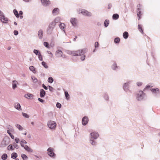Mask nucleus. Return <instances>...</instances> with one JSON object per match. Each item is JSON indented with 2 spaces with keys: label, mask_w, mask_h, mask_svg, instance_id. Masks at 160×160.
<instances>
[{
  "label": "nucleus",
  "mask_w": 160,
  "mask_h": 160,
  "mask_svg": "<svg viewBox=\"0 0 160 160\" xmlns=\"http://www.w3.org/2000/svg\"><path fill=\"white\" fill-rule=\"evenodd\" d=\"M111 68L113 70H116L118 68V67L117 63L116 62H114L112 65L111 66Z\"/></svg>",
  "instance_id": "21"
},
{
  "label": "nucleus",
  "mask_w": 160,
  "mask_h": 160,
  "mask_svg": "<svg viewBox=\"0 0 160 160\" xmlns=\"http://www.w3.org/2000/svg\"><path fill=\"white\" fill-rule=\"evenodd\" d=\"M21 156L23 160H27L28 158L27 155L23 153L21 154Z\"/></svg>",
  "instance_id": "27"
},
{
  "label": "nucleus",
  "mask_w": 160,
  "mask_h": 160,
  "mask_svg": "<svg viewBox=\"0 0 160 160\" xmlns=\"http://www.w3.org/2000/svg\"><path fill=\"white\" fill-rule=\"evenodd\" d=\"M48 82L50 83H52L53 82V79L51 77H50L48 78Z\"/></svg>",
  "instance_id": "43"
},
{
  "label": "nucleus",
  "mask_w": 160,
  "mask_h": 160,
  "mask_svg": "<svg viewBox=\"0 0 160 160\" xmlns=\"http://www.w3.org/2000/svg\"><path fill=\"white\" fill-rule=\"evenodd\" d=\"M42 64L45 68L47 69L48 68V66L45 62H42Z\"/></svg>",
  "instance_id": "39"
},
{
  "label": "nucleus",
  "mask_w": 160,
  "mask_h": 160,
  "mask_svg": "<svg viewBox=\"0 0 160 160\" xmlns=\"http://www.w3.org/2000/svg\"><path fill=\"white\" fill-rule=\"evenodd\" d=\"M119 15L117 14H114L112 16V18L114 19H117L119 18Z\"/></svg>",
  "instance_id": "36"
},
{
  "label": "nucleus",
  "mask_w": 160,
  "mask_h": 160,
  "mask_svg": "<svg viewBox=\"0 0 160 160\" xmlns=\"http://www.w3.org/2000/svg\"><path fill=\"white\" fill-rule=\"evenodd\" d=\"M70 22L72 26L76 27L78 25L77 19L74 18H71L70 19Z\"/></svg>",
  "instance_id": "11"
},
{
  "label": "nucleus",
  "mask_w": 160,
  "mask_h": 160,
  "mask_svg": "<svg viewBox=\"0 0 160 160\" xmlns=\"http://www.w3.org/2000/svg\"><path fill=\"white\" fill-rule=\"evenodd\" d=\"M38 100L41 102H44V100L40 98H38Z\"/></svg>",
  "instance_id": "61"
},
{
  "label": "nucleus",
  "mask_w": 160,
  "mask_h": 160,
  "mask_svg": "<svg viewBox=\"0 0 160 160\" xmlns=\"http://www.w3.org/2000/svg\"><path fill=\"white\" fill-rule=\"evenodd\" d=\"M27 143V142L24 140H22L20 141V144L22 147H23L28 152H33V150L32 148L27 145H24L23 144H26Z\"/></svg>",
  "instance_id": "4"
},
{
  "label": "nucleus",
  "mask_w": 160,
  "mask_h": 160,
  "mask_svg": "<svg viewBox=\"0 0 160 160\" xmlns=\"http://www.w3.org/2000/svg\"><path fill=\"white\" fill-rule=\"evenodd\" d=\"M89 121L88 118L87 116L84 117L82 120V124L83 125H86L88 123Z\"/></svg>",
  "instance_id": "12"
},
{
  "label": "nucleus",
  "mask_w": 160,
  "mask_h": 160,
  "mask_svg": "<svg viewBox=\"0 0 160 160\" xmlns=\"http://www.w3.org/2000/svg\"><path fill=\"white\" fill-rule=\"evenodd\" d=\"M47 52L49 55V56L50 58H52L53 57V54L50 51H47Z\"/></svg>",
  "instance_id": "42"
},
{
  "label": "nucleus",
  "mask_w": 160,
  "mask_h": 160,
  "mask_svg": "<svg viewBox=\"0 0 160 160\" xmlns=\"http://www.w3.org/2000/svg\"><path fill=\"white\" fill-rule=\"evenodd\" d=\"M52 13L54 15H58L59 12V9L58 8H54L52 11Z\"/></svg>",
  "instance_id": "17"
},
{
  "label": "nucleus",
  "mask_w": 160,
  "mask_h": 160,
  "mask_svg": "<svg viewBox=\"0 0 160 160\" xmlns=\"http://www.w3.org/2000/svg\"><path fill=\"white\" fill-rule=\"evenodd\" d=\"M141 11L140 10V9H139V8H138V9L137 10V15H138V20L140 19V13H141Z\"/></svg>",
  "instance_id": "33"
},
{
  "label": "nucleus",
  "mask_w": 160,
  "mask_h": 160,
  "mask_svg": "<svg viewBox=\"0 0 160 160\" xmlns=\"http://www.w3.org/2000/svg\"><path fill=\"white\" fill-rule=\"evenodd\" d=\"M15 141L16 143H18L19 142V138H15Z\"/></svg>",
  "instance_id": "55"
},
{
  "label": "nucleus",
  "mask_w": 160,
  "mask_h": 160,
  "mask_svg": "<svg viewBox=\"0 0 160 160\" xmlns=\"http://www.w3.org/2000/svg\"><path fill=\"white\" fill-rule=\"evenodd\" d=\"M109 24V21L106 20L104 22V26L107 27Z\"/></svg>",
  "instance_id": "37"
},
{
  "label": "nucleus",
  "mask_w": 160,
  "mask_h": 160,
  "mask_svg": "<svg viewBox=\"0 0 160 160\" xmlns=\"http://www.w3.org/2000/svg\"><path fill=\"white\" fill-rule=\"evenodd\" d=\"M151 91L152 93L155 95H157L159 93V90L158 88H152Z\"/></svg>",
  "instance_id": "16"
},
{
  "label": "nucleus",
  "mask_w": 160,
  "mask_h": 160,
  "mask_svg": "<svg viewBox=\"0 0 160 160\" xmlns=\"http://www.w3.org/2000/svg\"><path fill=\"white\" fill-rule=\"evenodd\" d=\"M33 52L35 53L36 55H38L39 54V52L38 50L36 49H34L33 50Z\"/></svg>",
  "instance_id": "52"
},
{
  "label": "nucleus",
  "mask_w": 160,
  "mask_h": 160,
  "mask_svg": "<svg viewBox=\"0 0 160 160\" xmlns=\"http://www.w3.org/2000/svg\"><path fill=\"white\" fill-rule=\"evenodd\" d=\"M14 108L18 111H21L22 110L20 104L18 102L14 103Z\"/></svg>",
  "instance_id": "15"
},
{
  "label": "nucleus",
  "mask_w": 160,
  "mask_h": 160,
  "mask_svg": "<svg viewBox=\"0 0 160 160\" xmlns=\"http://www.w3.org/2000/svg\"><path fill=\"white\" fill-rule=\"evenodd\" d=\"M44 45L46 47L48 48H49V44L48 42H44Z\"/></svg>",
  "instance_id": "45"
},
{
  "label": "nucleus",
  "mask_w": 160,
  "mask_h": 160,
  "mask_svg": "<svg viewBox=\"0 0 160 160\" xmlns=\"http://www.w3.org/2000/svg\"><path fill=\"white\" fill-rule=\"evenodd\" d=\"M138 28L140 32H141V33H143V31H142V27L140 26V25H138Z\"/></svg>",
  "instance_id": "48"
},
{
  "label": "nucleus",
  "mask_w": 160,
  "mask_h": 160,
  "mask_svg": "<svg viewBox=\"0 0 160 160\" xmlns=\"http://www.w3.org/2000/svg\"><path fill=\"white\" fill-rule=\"evenodd\" d=\"M87 51V48H84L77 51L67 50L66 52L67 54L75 56H81L80 59L82 61H83L86 58L84 53Z\"/></svg>",
  "instance_id": "1"
},
{
  "label": "nucleus",
  "mask_w": 160,
  "mask_h": 160,
  "mask_svg": "<svg viewBox=\"0 0 160 160\" xmlns=\"http://www.w3.org/2000/svg\"><path fill=\"white\" fill-rule=\"evenodd\" d=\"M59 27L60 28L63 30V31H65L64 28L65 27V24L63 23H61L59 25Z\"/></svg>",
  "instance_id": "22"
},
{
  "label": "nucleus",
  "mask_w": 160,
  "mask_h": 160,
  "mask_svg": "<svg viewBox=\"0 0 160 160\" xmlns=\"http://www.w3.org/2000/svg\"><path fill=\"white\" fill-rule=\"evenodd\" d=\"M45 94V91L43 89H41L40 90V96L41 98L43 97Z\"/></svg>",
  "instance_id": "24"
},
{
  "label": "nucleus",
  "mask_w": 160,
  "mask_h": 160,
  "mask_svg": "<svg viewBox=\"0 0 160 160\" xmlns=\"http://www.w3.org/2000/svg\"><path fill=\"white\" fill-rule=\"evenodd\" d=\"M25 97L28 99H30L31 97H32V95L29 93H28L25 96Z\"/></svg>",
  "instance_id": "40"
},
{
  "label": "nucleus",
  "mask_w": 160,
  "mask_h": 160,
  "mask_svg": "<svg viewBox=\"0 0 160 160\" xmlns=\"http://www.w3.org/2000/svg\"><path fill=\"white\" fill-rule=\"evenodd\" d=\"M150 87V86L149 85H148L145 87L144 89V90H145L148 88H149Z\"/></svg>",
  "instance_id": "59"
},
{
  "label": "nucleus",
  "mask_w": 160,
  "mask_h": 160,
  "mask_svg": "<svg viewBox=\"0 0 160 160\" xmlns=\"http://www.w3.org/2000/svg\"><path fill=\"white\" fill-rule=\"evenodd\" d=\"M42 85L44 89H45V90H47L48 89L47 87L46 86H45L44 84H43Z\"/></svg>",
  "instance_id": "60"
},
{
  "label": "nucleus",
  "mask_w": 160,
  "mask_h": 160,
  "mask_svg": "<svg viewBox=\"0 0 160 160\" xmlns=\"http://www.w3.org/2000/svg\"><path fill=\"white\" fill-rule=\"evenodd\" d=\"M123 38H124L126 39V38H128V33L127 32H125L123 33Z\"/></svg>",
  "instance_id": "32"
},
{
  "label": "nucleus",
  "mask_w": 160,
  "mask_h": 160,
  "mask_svg": "<svg viewBox=\"0 0 160 160\" xmlns=\"http://www.w3.org/2000/svg\"><path fill=\"white\" fill-rule=\"evenodd\" d=\"M77 12L78 13H81L82 15L85 16L90 17L92 15L91 12L84 9L79 8L77 10Z\"/></svg>",
  "instance_id": "2"
},
{
  "label": "nucleus",
  "mask_w": 160,
  "mask_h": 160,
  "mask_svg": "<svg viewBox=\"0 0 160 160\" xmlns=\"http://www.w3.org/2000/svg\"><path fill=\"white\" fill-rule=\"evenodd\" d=\"M15 126L19 131H22L24 129L23 128L22 126L18 124H16Z\"/></svg>",
  "instance_id": "25"
},
{
  "label": "nucleus",
  "mask_w": 160,
  "mask_h": 160,
  "mask_svg": "<svg viewBox=\"0 0 160 160\" xmlns=\"http://www.w3.org/2000/svg\"><path fill=\"white\" fill-rule=\"evenodd\" d=\"M10 143V139L8 137H5L1 144L2 147H4L8 145Z\"/></svg>",
  "instance_id": "7"
},
{
  "label": "nucleus",
  "mask_w": 160,
  "mask_h": 160,
  "mask_svg": "<svg viewBox=\"0 0 160 160\" xmlns=\"http://www.w3.org/2000/svg\"><path fill=\"white\" fill-rule=\"evenodd\" d=\"M136 96V99L138 101H140L144 98L145 94L142 91L140 90L137 92Z\"/></svg>",
  "instance_id": "3"
},
{
  "label": "nucleus",
  "mask_w": 160,
  "mask_h": 160,
  "mask_svg": "<svg viewBox=\"0 0 160 160\" xmlns=\"http://www.w3.org/2000/svg\"><path fill=\"white\" fill-rule=\"evenodd\" d=\"M31 78L34 83H36L38 82V79L35 77L33 76H32Z\"/></svg>",
  "instance_id": "31"
},
{
  "label": "nucleus",
  "mask_w": 160,
  "mask_h": 160,
  "mask_svg": "<svg viewBox=\"0 0 160 160\" xmlns=\"http://www.w3.org/2000/svg\"><path fill=\"white\" fill-rule=\"evenodd\" d=\"M48 154L51 157L54 158L55 157V154L54 152V150L52 148H49L47 149Z\"/></svg>",
  "instance_id": "8"
},
{
  "label": "nucleus",
  "mask_w": 160,
  "mask_h": 160,
  "mask_svg": "<svg viewBox=\"0 0 160 160\" xmlns=\"http://www.w3.org/2000/svg\"><path fill=\"white\" fill-rule=\"evenodd\" d=\"M65 95L66 98V99L67 100H68L70 98V96L68 93V92L67 91H65Z\"/></svg>",
  "instance_id": "34"
},
{
  "label": "nucleus",
  "mask_w": 160,
  "mask_h": 160,
  "mask_svg": "<svg viewBox=\"0 0 160 160\" xmlns=\"http://www.w3.org/2000/svg\"><path fill=\"white\" fill-rule=\"evenodd\" d=\"M55 55L56 57L58 58L64 57L62 52L60 49H58L56 51Z\"/></svg>",
  "instance_id": "10"
},
{
  "label": "nucleus",
  "mask_w": 160,
  "mask_h": 160,
  "mask_svg": "<svg viewBox=\"0 0 160 160\" xmlns=\"http://www.w3.org/2000/svg\"><path fill=\"white\" fill-rule=\"evenodd\" d=\"M14 130L11 127L9 128V129L7 130V133L10 135L11 134V132H12L14 131Z\"/></svg>",
  "instance_id": "26"
},
{
  "label": "nucleus",
  "mask_w": 160,
  "mask_h": 160,
  "mask_svg": "<svg viewBox=\"0 0 160 160\" xmlns=\"http://www.w3.org/2000/svg\"><path fill=\"white\" fill-rule=\"evenodd\" d=\"M138 28L140 32H141V33H143V31H142V27L140 26V25H138Z\"/></svg>",
  "instance_id": "49"
},
{
  "label": "nucleus",
  "mask_w": 160,
  "mask_h": 160,
  "mask_svg": "<svg viewBox=\"0 0 160 160\" xmlns=\"http://www.w3.org/2000/svg\"><path fill=\"white\" fill-rule=\"evenodd\" d=\"M9 148H10V149L12 150H14V148H13L12 145L11 144L10 145L8 146V150H9Z\"/></svg>",
  "instance_id": "46"
},
{
  "label": "nucleus",
  "mask_w": 160,
  "mask_h": 160,
  "mask_svg": "<svg viewBox=\"0 0 160 160\" xmlns=\"http://www.w3.org/2000/svg\"><path fill=\"white\" fill-rule=\"evenodd\" d=\"M99 135L98 133L93 132L90 134L89 139L95 140L98 137Z\"/></svg>",
  "instance_id": "9"
},
{
  "label": "nucleus",
  "mask_w": 160,
  "mask_h": 160,
  "mask_svg": "<svg viewBox=\"0 0 160 160\" xmlns=\"http://www.w3.org/2000/svg\"><path fill=\"white\" fill-rule=\"evenodd\" d=\"M136 84L138 86H140L142 85V83L141 82H137Z\"/></svg>",
  "instance_id": "53"
},
{
  "label": "nucleus",
  "mask_w": 160,
  "mask_h": 160,
  "mask_svg": "<svg viewBox=\"0 0 160 160\" xmlns=\"http://www.w3.org/2000/svg\"><path fill=\"white\" fill-rule=\"evenodd\" d=\"M8 157L6 153H4L3 154L1 157V158L2 160H6L7 159Z\"/></svg>",
  "instance_id": "35"
},
{
  "label": "nucleus",
  "mask_w": 160,
  "mask_h": 160,
  "mask_svg": "<svg viewBox=\"0 0 160 160\" xmlns=\"http://www.w3.org/2000/svg\"><path fill=\"white\" fill-rule=\"evenodd\" d=\"M104 98H105V99L106 100H108L109 98L108 96L107 95H105Z\"/></svg>",
  "instance_id": "58"
},
{
  "label": "nucleus",
  "mask_w": 160,
  "mask_h": 160,
  "mask_svg": "<svg viewBox=\"0 0 160 160\" xmlns=\"http://www.w3.org/2000/svg\"><path fill=\"white\" fill-rule=\"evenodd\" d=\"M60 20V18L59 17H56L55 19L51 23H54L55 24V26L56 24L58 23Z\"/></svg>",
  "instance_id": "19"
},
{
  "label": "nucleus",
  "mask_w": 160,
  "mask_h": 160,
  "mask_svg": "<svg viewBox=\"0 0 160 160\" xmlns=\"http://www.w3.org/2000/svg\"><path fill=\"white\" fill-rule=\"evenodd\" d=\"M120 41V39L119 38H116L114 40V42L115 43H118Z\"/></svg>",
  "instance_id": "41"
},
{
  "label": "nucleus",
  "mask_w": 160,
  "mask_h": 160,
  "mask_svg": "<svg viewBox=\"0 0 160 160\" xmlns=\"http://www.w3.org/2000/svg\"><path fill=\"white\" fill-rule=\"evenodd\" d=\"M56 107L57 108H60L61 107V105L60 103L57 102L56 104Z\"/></svg>",
  "instance_id": "51"
},
{
  "label": "nucleus",
  "mask_w": 160,
  "mask_h": 160,
  "mask_svg": "<svg viewBox=\"0 0 160 160\" xmlns=\"http://www.w3.org/2000/svg\"><path fill=\"white\" fill-rule=\"evenodd\" d=\"M13 12L16 17L17 18H18L19 17V15L17 10L16 9H14L13 11Z\"/></svg>",
  "instance_id": "38"
},
{
  "label": "nucleus",
  "mask_w": 160,
  "mask_h": 160,
  "mask_svg": "<svg viewBox=\"0 0 160 160\" xmlns=\"http://www.w3.org/2000/svg\"><path fill=\"white\" fill-rule=\"evenodd\" d=\"M0 19L3 23H7L8 22V18L7 17H5L4 15L0 17Z\"/></svg>",
  "instance_id": "13"
},
{
  "label": "nucleus",
  "mask_w": 160,
  "mask_h": 160,
  "mask_svg": "<svg viewBox=\"0 0 160 160\" xmlns=\"http://www.w3.org/2000/svg\"><path fill=\"white\" fill-rule=\"evenodd\" d=\"M89 142L93 146H95L96 145V142L94 139H89Z\"/></svg>",
  "instance_id": "30"
},
{
  "label": "nucleus",
  "mask_w": 160,
  "mask_h": 160,
  "mask_svg": "<svg viewBox=\"0 0 160 160\" xmlns=\"http://www.w3.org/2000/svg\"><path fill=\"white\" fill-rule=\"evenodd\" d=\"M18 82L16 80H14L12 82V88L13 89H15L17 87Z\"/></svg>",
  "instance_id": "20"
},
{
  "label": "nucleus",
  "mask_w": 160,
  "mask_h": 160,
  "mask_svg": "<svg viewBox=\"0 0 160 160\" xmlns=\"http://www.w3.org/2000/svg\"><path fill=\"white\" fill-rule=\"evenodd\" d=\"M3 15V12L1 10H0V16L1 17Z\"/></svg>",
  "instance_id": "64"
},
{
  "label": "nucleus",
  "mask_w": 160,
  "mask_h": 160,
  "mask_svg": "<svg viewBox=\"0 0 160 160\" xmlns=\"http://www.w3.org/2000/svg\"><path fill=\"white\" fill-rule=\"evenodd\" d=\"M13 33L16 36L18 34V31L15 30L14 31Z\"/></svg>",
  "instance_id": "56"
},
{
  "label": "nucleus",
  "mask_w": 160,
  "mask_h": 160,
  "mask_svg": "<svg viewBox=\"0 0 160 160\" xmlns=\"http://www.w3.org/2000/svg\"><path fill=\"white\" fill-rule=\"evenodd\" d=\"M99 44L98 42H96L95 43V48H97L98 47Z\"/></svg>",
  "instance_id": "57"
},
{
  "label": "nucleus",
  "mask_w": 160,
  "mask_h": 160,
  "mask_svg": "<svg viewBox=\"0 0 160 160\" xmlns=\"http://www.w3.org/2000/svg\"><path fill=\"white\" fill-rule=\"evenodd\" d=\"M43 30L40 29L39 30L38 32V36L40 39H42L43 38Z\"/></svg>",
  "instance_id": "18"
},
{
  "label": "nucleus",
  "mask_w": 160,
  "mask_h": 160,
  "mask_svg": "<svg viewBox=\"0 0 160 160\" xmlns=\"http://www.w3.org/2000/svg\"><path fill=\"white\" fill-rule=\"evenodd\" d=\"M13 146H14V148H15L16 149H18V148L19 147H18V145L16 143H14Z\"/></svg>",
  "instance_id": "54"
},
{
  "label": "nucleus",
  "mask_w": 160,
  "mask_h": 160,
  "mask_svg": "<svg viewBox=\"0 0 160 160\" xmlns=\"http://www.w3.org/2000/svg\"><path fill=\"white\" fill-rule=\"evenodd\" d=\"M42 4L44 6L49 5L50 3L49 0H41Z\"/></svg>",
  "instance_id": "14"
},
{
  "label": "nucleus",
  "mask_w": 160,
  "mask_h": 160,
  "mask_svg": "<svg viewBox=\"0 0 160 160\" xmlns=\"http://www.w3.org/2000/svg\"><path fill=\"white\" fill-rule=\"evenodd\" d=\"M129 82H127L124 83L123 86V88L125 90H126L128 89L127 87L129 86Z\"/></svg>",
  "instance_id": "28"
},
{
  "label": "nucleus",
  "mask_w": 160,
  "mask_h": 160,
  "mask_svg": "<svg viewBox=\"0 0 160 160\" xmlns=\"http://www.w3.org/2000/svg\"><path fill=\"white\" fill-rule=\"evenodd\" d=\"M48 87H49V89L50 91H51V92L53 91L54 90V89L53 88H52V87L50 86H48Z\"/></svg>",
  "instance_id": "50"
},
{
  "label": "nucleus",
  "mask_w": 160,
  "mask_h": 160,
  "mask_svg": "<svg viewBox=\"0 0 160 160\" xmlns=\"http://www.w3.org/2000/svg\"><path fill=\"white\" fill-rule=\"evenodd\" d=\"M11 158L13 159H15L18 157V155L16 152H13L11 154Z\"/></svg>",
  "instance_id": "29"
},
{
  "label": "nucleus",
  "mask_w": 160,
  "mask_h": 160,
  "mask_svg": "<svg viewBox=\"0 0 160 160\" xmlns=\"http://www.w3.org/2000/svg\"><path fill=\"white\" fill-rule=\"evenodd\" d=\"M55 27V26L54 23H50L47 29V34L48 35L52 34Z\"/></svg>",
  "instance_id": "5"
},
{
  "label": "nucleus",
  "mask_w": 160,
  "mask_h": 160,
  "mask_svg": "<svg viewBox=\"0 0 160 160\" xmlns=\"http://www.w3.org/2000/svg\"><path fill=\"white\" fill-rule=\"evenodd\" d=\"M38 57L39 58V59L40 60V61L42 60V56L40 53H39V54L38 55Z\"/></svg>",
  "instance_id": "47"
},
{
  "label": "nucleus",
  "mask_w": 160,
  "mask_h": 160,
  "mask_svg": "<svg viewBox=\"0 0 160 160\" xmlns=\"http://www.w3.org/2000/svg\"><path fill=\"white\" fill-rule=\"evenodd\" d=\"M23 1L25 2H29L32 1V0H22Z\"/></svg>",
  "instance_id": "63"
},
{
  "label": "nucleus",
  "mask_w": 160,
  "mask_h": 160,
  "mask_svg": "<svg viewBox=\"0 0 160 160\" xmlns=\"http://www.w3.org/2000/svg\"><path fill=\"white\" fill-rule=\"evenodd\" d=\"M9 136H10V137H11V138L12 139H14V136L13 135H12V134H11V135H10Z\"/></svg>",
  "instance_id": "62"
},
{
  "label": "nucleus",
  "mask_w": 160,
  "mask_h": 160,
  "mask_svg": "<svg viewBox=\"0 0 160 160\" xmlns=\"http://www.w3.org/2000/svg\"><path fill=\"white\" fill-rule=\"evenodd\" d=\"M48 127L51 129H55L56 126V122L54 121L50 120L47 123Z\"/></svg>",
  "instance_id": "6"
},
{
  "label": "nucleus",
  "mask_w": 160,
  "mask_h": 160,
  "mask_svg": "<svg viewBox=\"0 0 160 160\" xmlns=\"http://www.w3.org/2000/svg\"><path fill=\"white\" fill-rule=\"evenodd\" d=\"M22 114L23 117H25L26 118H28L29 117V116L28 114H26V113H25L24 112H22Z\"/></svg>",
  "instance_id": "44"
},
{
  "label": "nucleus",
  "mask_w": 160,
  "mask_h": 160,
  "mask_svg": "<svg viewBox=\"0 0 160 160\" xmlns=\"http://www.w3.org/2000/svg\"><path fill=\"white\" fill-rule=\"evenodd\" d=\"M29 69L34 73H36V69L33 66H30L29 67Z\"/></svg>",
  "instance_id": "23"
}]
</instances>
